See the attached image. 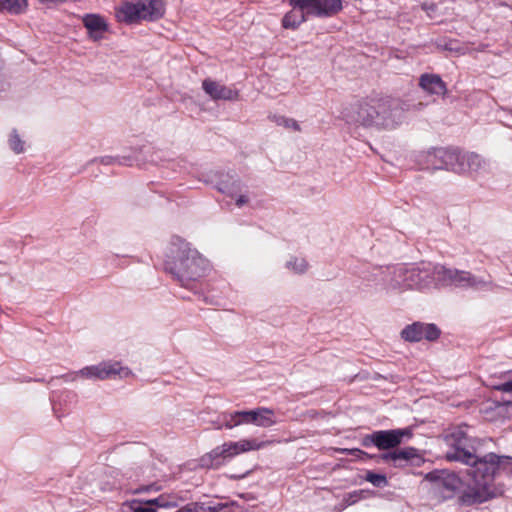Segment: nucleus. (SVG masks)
<instances>
[{"label":"nucleus","instance_id":"cd10ccee","mask_svg":"<svg viewBox=\"0 0 512 512\" xmlns=\"http://www.w3.org/2000/svg\"><path fill=\"white\" fill-rule=\"evenodd\" d=\"M364 479L377 488H383L388 485L386 475L375 473L373 471H367Z\"/></svg>","mask_w":512,"mask_h":512},{"label":"nucleus","instance_id":"0eeeda50","mask_svg":"<svg viewBox=\"0 0 512 512\" xmlns=\"http://www.w3.org/2000/svg\"><path fill=\"white\" fill-rule=\"evenodd\" d=\"M504 492L505 488L502 484L474 480L473 484L467 485L460 491L458 495V503L466 507L480 505L503 496Z\"/></svg>","mask_w":512,"mask_h":512},{"label":"nucleus","instance_id":"72a5a7b5","mask_svg":"<svg viewBox=\"0 0 512 512\" xmlns=\"http://www.w3.org/2000/svg\"><path fill=\"white\" fill-rule=\"evenodd\" d=\"M423 8H424L425 10H432V9H433V6H432V5H431V6H428L427 4H424V5H423Z\"/></svg>","mask_w":512,"mask_h":512},{"label":"nucleus","instance_id":"f03ea898","mask_svg":"<svg viewBox=\"0 0 512 512\" xmlns=\"http://www.w3.org/2000/svg\"><path fill=\"white\" fill-rule=\"evenodd\" d=\"M164 266L186 288L201 279L209 269L208 261L190 243L180 238L172 241Z\"/></svg>","mask_w":512,"mask_h":512},{"label":"nucleus","instance_id":"393cba45","mask_svg":"<svg viewBox=\"0 0 512 512\" xmlns=\"http://www.w3.org/2000/svg\"><path fill=\"white\" fill-rule=\"evenodd\" d=\"M199 512H232L227 502L218 500H209L207 502L197 503Z\"/></svg>","mask_w":512,"mask_h":512},{"label":"nucleus","instance_id":"dca6fc26","mask_svg":"<svg viewBox=\"0 0 512 512\" xmlns=\"http://www.w3.org/2000/svg\"><path fill=\"white\" fill-rule=\"evenodd\" d=\"M253 410L223 412L216 420V428H227L232 429L234 427L246 424H253Z\"/></svg>","mask_w":512,"mask_h":512},{"label":"nucleus","instance_id":"6e6552de","mask_svg":"<svg viewBox=\"0 0 512 512\" xmlns=\"http://www.w3.org/2000/svg\"><path fill=\"white\" fill-rule=\"evenodd\" d=\"M206 181L213 184L220 192L234 199L237 207L241 208L249 203L248 191L236 175L213 171L208 175Z\"/></svg>","mask_w":512,"mask_h":512},{"label":"nucleus","instance_id":"aec40b11","mask_svg":"<svg viewBox=\"0 0 512 512\" xmlns=\"http://www.w3.org/2000/svg\"><path fill=\"white\" fill-rule=\"evenodd\" d=\"M83 23L88 30L89 36L94 40H99L103 37L104 32L107 30L105 20L96 14H87L83 17Z\"/></svg>","mask_w":512,"mask_h":512},{"label":"nucleus","instance_id":"412c9836","mask_svg":"<svg viewBox=\"0 0 512 512\" xmlns=\"http://www.w3.org/2000/svg\"><path fill=\"white\" fill-rule=\"evenodd\" d=\"M419 86L429 94L444 95L446 85L436 74H423L419 79Z\"/></svg>","mask_w":512,"mask_h":512},{"label":"nucleus","instance_id":"2eb2a0df","mask_svg":"<svg viewBox=\"0 0 512 512\" xmlns=\"http://www.w3.org/2000/svg\"><path fill=\"white\" fill-rule=\"evenodd\" d=\"M298 3L306 6L307 14L319 18L335 16L343 8L342 0H305Z\"/></svg>","mask_w":512,"mask_h":512},{"label":"nucleus","instance_id":"7c9ffc66","mask_svg":"<svg viewBox=\"0 0 512 512\" xmlns=\"http://www.w3.org/2000/svg\"><path fill=\"white\" fill-rule=\"evenodd\" d=\"M497 390L501 392L510 393L512 392V380L504 382L496 387Z\"/></svg>","mask_w":512,"mask_h":512},{"label":"nucleus","instance_id":"9d476101","mask_svg":"<svg viewBox=\"0 0 512 512\" xmlns=\"http://www.w3.org/2000/svg\"><path fill=\"white\" fill-rule=\"evenodd\" d=\"M410 435L408 429H392L375 431L363 438V445L376 446L379 450H389L401 444L404 436Z\"/></svg>","mask_w":512,"mask_h":512},{"label":"nucleus","instance_id":"5701e85b","mask_svg":"<svg viewBox=\"0 0 512 512\" xmlns=\"http://www.w3.org/2000/svg\"><path fill=\"white\" fill-rule=\"evenodd\" d=\"M253 415V425L258 427L268 428L277 423L274 416V411L269 408L259 407L253 409Z\"/></svg>","mask_w":512,"mask_h":512},{"label":"nucleus","instance_id":"f704fd0d","mask_svg":"<svg viewBox=\"0 0 512 512\" xmlns=\"http://www.w3.org/2000/svg\"><path fill=\"white\" fill-rule=\"evenodd\" d=\"M156 502H157V499H154V500L149 501V503H152V504H154V503H156Z\"/></svg>","mask_w":512,"mask_h":512},{"label":"nucleus","instance_id":"20e7f679","mask_svg":"<svg viewBox=\"0 0 512 512\" xmlns=\"http://www.w3.org/2000/svg\"><path fill=\"white\" fill-rule=\"evenodd\" d=\"M166 10L163 0H127L115 9L118 21L127 24L161 19Z\"/></svg>","mask_w":512,"mask_h":512},{"label":"nucleus","instance_id":"9b49d317","mask_svg":"<svg viewBox=\"0 0 512 512\" xmlns=\"http://www.w3.org/2000/svg\"><path fill=\"white\" fill-rule=\"evenodd\" d=\"M384 109V106H379V99L361 103L356 112V121L366 127H389L394 123L393 120L379 116V111H384Z\"/></svg>","mask_w":512,"mask_h":512},{"label":"nucleus","instance_id":"1a4fd4ad","mask_svg":"<svg viewBox=\"0 0 512 512\" xmlns=\"http://www.w3.org/2000/svg\"><path fill=\"white\" fill-rule=\"evenodd\" d=\"M131 375L128 367H123L118 361H103L96 365L85 366L82 369L71 374V380L83 378L92 381H102L119 376L126 378Z\"/></svg>","mask_w":512,"mask_h":512},{"label":"nucleus","instance_id":"f257e3e1","mask_svg":"<svg viewBox=\"0 0 512 512\" xmlns=\"http://www.w3.org/2000/svg\"><path fill=\"white\" fill-rule=\"evenodd\" d=\"M446 442L450 449L446 453V459L449 461H458L471 466L469 473L474 480L492 482V479L499 466L505 461L512 460L508 456H498L494 453H488L483 457L476 454L472 440L461 429H456L446 436Z\"/></svg>","mask_w":512,"mask_h":512},{"label":"nucleus","instance_id":"a878e982","mask_svg":"<svg viewBox=\"0 0 512 512\" xmlns=\"http://www.w3.org/2000/svg\"><path fill=\"white\" fill-rule=\"evenodd\" d=\"M27 7V0H0V11L5 10L13 14L23 12Z\"/></svg>","mask_w":512,"mask_h":512},{"label":"nucleus","instance_id":"c756f323","mask_svg":"<svg viewBox=\"0 0 512 512\" xmlns=\"http://www.w3.org/2000/svg\"><path fill=\"white\" fill-rule=\"evenodd\" d=\"M8 142H9L10 148L13 151H15L16 153H21L24 151V143L20 139V136L16 131L11 132Z\"/></svg>","mask_w":512,"mask_h":512},{"label":"nucleus","instance_id":"f8f14e48","mask_svg":"<svg viewBox=\"0 0 512 512\" xmlns=\"http://www.w3.org/2000/svg\"><path fill=\"white\" fill-rule=\"evenodd\" d=\"M440 336V329L432 323L414 322L401 331V337L409 342H419L423 339L434 341Z\"/></svg>","mask_w":512,"mask_h":512},{"label":"nucleus","instance_id":"bb28decb","mask_svg":"<svg viewBox=\"0 0 512 512\" xmlns=\"http://www.w3.org/2000/svg\"><path fill=\"white\" fill-rule=\"evenodd\" d=\"M371 492L369 490L360 489V490H354L352 492L346 493L343 496L342 503L344 507H348L351 505L356 504L360 500L366 499Z\"/></svg>","mask_w":512,"mask_h":512},{"label":"nucleus","instance_id":"473e14b6","mask_svg":"<svg viewBox=\"0 0 512 512\" xmlns=\"http://www.w3.org/2000/svg\"><path fill=\"white\" fill-rule=\"evenodd\" d=\"M134 512H156V510L152 507L138 506L134 508Z\"/></svg>","mask_w":512,"mask_h":512},{"label":"nucleus","instance_id":"4468645a","mask_svg":"<svg viewBox=\"0 0 512 512\" xmlns=\"http://www.w3.org/2000/svg\"><path fill=\"white\" fill-rule=\"evenodd\" d=\"M380 461L391 463L395 468H404L410 464L419 465L422 461L418 450L413 447H405L391 452L382 453L379 456Z\"/></svg>","mask_w":512,"mask_h":512},{"label":"nucleus","instance_id":"4be33fe9","mask_svg":"<svg viewBox=\"0 0 512 512\" xmlns=\"http://www.w3.org/2000/svg\"><path fill=\"white\" fill-rule=\"evenodd\" d=\"M424 157L437 160H446L463 157L461 151L457 147H435L427 150Z\"/></svg>","mask_w":512,"mask_h":512},{"label":"nucleus","instance_id":"7ed1b4c3","mask_svg":"<svg viewBox=\"0 0 512 512\" xmlns=\"http://www.w3.org/2000/svg\"><path fill=\"white\" fill-rule=\"evenodd\" d=\"M436 273V264L420 262L380 270L379 276L387 291H405L409 289L422 291L437 288Z\"/></svg>","mask_w":512,"mask_h":512},{"label":"nucleus","instance_id":"a211bd4d","mask_svg":"<svg viewBox=\"0 0 512 512\" xmlns=\"http://www.w3.org/2000/svg\"><path fill=\"white\" fill-rule=\"evenodd\" d=\"M379 106H384V111H379V116L393 120V124L389 127H383L384 129H393L401 124L404 120V110L402 109L400 102L391 98H380Z\"/></svg>","mask_w":512,"mask_h":512},{"label":"nucleus","instance_id":"39448f33","mask_svg":"<svg viewBox=\"0 0 512 512\" xmlns=\"http://www.w3.org/2000/svg\"><path fill=\"white\" fill-rule=\"evenodd\" d=\"M437 270V288L454 286L459 288L488 289L492 282L478 278L472 273L464 270L448 268L441 264H436Z\"/></svg>","mask_w":512,"mask_h":512},{"label":"nucleus","instance_id":"b1692460","mask_svg":"<svg viewBox=\"0 0 512 512\" xmlns=\"http://www.w3.org/2000/svg\"><path fill=\"white\" fill-rule=\"evenodd\" d=\"M285 268L294 274L302 275L305 274L309 269V263L303 257L290 256L285 262Z\"/></svg>","mask_w":512,"mask_h":512},{"label":"nucleus","instance_id":"ddd939ff","mask_svg":"<svg viewBox=\"0 0 512 512\" xmlns=\"http://www.w3.org/2000/svg\"><path fill=\"white\" fill-rule=\"evenodd\" d=\"M485 162H442L440 166L433 167H420V170H428L434 173L437 170L451 171L458 175L469 176L471 178H478L482 175Z\"/></svg>","mask_w":512,"mask_h":512},{"label":"nucleus","instance_id":"2f4dec72","mask_svg":"<svg viewBox=\"0 0 512 512\" xmlns=\"http://www.w3.org/2000/svg\"><path fill=\"white\" fill-rule=\"evenodd\" d=\"M177 512H199L197 503H191L179 509Z\"/></svg>","mask_w":512,"mask_h":512},{"label":"nucleus","instance_id":"423d86ee","mask_svg":"<svg viewBox=\"0 0 512 512\" xmlns=\"http://www.w3.org/2000/svg\"><path fill=\"white\" fill-rule=\"evenodd\" d=\"M271 441H258L256 439H241L239 441L226 442L215 447L210 453L202 458L203 465L218 466L220 459H229L241 453L259 450L268 446Z\"/></svg>","mask_w":512,"mask_h":512},{"label":"nucleus","instance_id":"f3484780","mask_svg":"<svg viewBox=\"0 0 512 512\" xmlns=\"http://www.w3.org/2000/svg\"><path fill=\"white\" fill-rule=\"evenodd\" d=\"M202 89L213 100L235 101L239 97L238 91L210 78L202 82Z\"/></svg>","mask_w":512,"mask_h":512},{"label":"nucleus","instance_id":"c85d7f7f","mask_svg":"<svg viewBox=\"0 0 512 512\" xmlns=\"http://www.w3.org/2000/svg\"><path fill=\"white\" fill-rule=\"evenodd\" d=\"M275 122L278 126H282L288 130L300 131V124L295 119L279 116L275 119Z\"/></svg>","mask_w":512,"mask_h":512},{"label":"nucleus","instance_id":"6ab92c4d","mask_svg":"<svg viewBox=\"0 0 512 512\" xmlns=\"http://www.w3.org/2000/svg\"><path fill=\"white\" fill-rule=\"evenodd\" d=\"M461 486V480L454 474L447 475L435 484V490L443 500L451 499Z\"/></svg>","mask_w":512,"mask_h":512}]
</instances>
